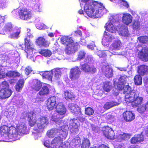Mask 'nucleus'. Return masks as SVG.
Returning <instances> with one entry per match:
<instances>
[{
  "label": "nucleus",
  "mask_w": 148,
  "mask_h": 148,
  "mask_svg": "<svg viewBox=\"0 0 148 148\" xmlns=\"http://www.w3.org/2000/svg\"><path fill=\"white\" fill-rule=\"evenodd\" d=\"M13 25L11 22H8L5 24L3 29L0 27V34H8L12 30Z\"/></svg>",
  "instance_id": "13"
},
{
  "label": "nucleus",
  "mask_w": 148,
  "mask_h": 148,
  "mask_svg": "<svg viewBox=\"0 0 148 148\" xmlns=\"http://www.w3.org/2000/svg\"><path fill=\"white\" fill-rule=\"evenodd\" d=\"M54 77L56 78H59L61 76V73L60 70L56 68L54 71Z\"/></svg>",
  "instance_id": "51"
},
{
  "label": "nucleus",
  "mask_w": 148,
  "mask_h": 148,
  "mask_svg": "<svg viewBox=\"0 0 148 148\" xmlns=\"http://www.w3.org/2000/svg\"><path fill=\"white\" fill-rule=\"evenodd\" d=\"M92 60V58L90 56H87L84 60L85 63H87L89 64Z\"/></svg>",
  "instance_id": "58"
},
{
  "label": "nucleus",
  "mask_w": 148,
  "mask_h": 148,
  "mask_svg": "<svg viewBox=\"0 0 148 148\" xmlns=\"http://www.w3.org/2000/svg\"><path fill=\"white\" fill-rule=\"evenodd\" d=\"M42 87V83L40 81L36 80L34 83L32 89L35 91H39Z\"/></svg>",
  "instance_id": "31"
},
{
  "label": "nucleus",
  "mask_w": 148,
  "mask_h": 148,
  "mask_svg": "<svg viewBox=\"0 0 148 148\" xmlns=\"http://www.w3.org/2000/svg\"><path fill=\"white\" fill-rule=\"evenodd\" d=\"M81 139L79 138H77L76 139H75V145H81Z\"/></svg>",
  "instance_id": "62"
},
{
  "label": "nucleus",
  "mask_w": 148,
  "mask_h": 148,
  "mask_svg": "<svg viewBox=\"0 0 148 148\" xmlns=\"http://www.w3.org/2000/svg\"><path fill=\"white\" fill-rule=\"evenodd\" d=\"M103 130V135L108 139H113L114 136V132L108 126H105Z\"/></svg>",
  "instance_id": "15"
},
{
  "label": "nucleus",
  "mask_w": 148,
  "mask_h": 148,
  "mask_svg": "<svg viewBox=\"0 0 148 148\" xmlns=\"http://www.w3.org/2000/svg\"><path fill=\"white\" fill-rule=\"evenodd\" d=\"M103 88L105 91L108 92L110 91L112 86L110 82H105L103 84Z\"/></svg>",
  "instance_id": "37"
},
{
  "label": "nucleus",
  "mask_w": 148,
  "mask_h": 148,
  "mask_svg": "<svg viewBox=\"0 0 148 148\" xmlns=\"http://www.w3.org/2000/svg\"><path fill=\"white\" fill-rule=\"evenodd\" d=\"M90 145L89 140L86 138L84 137L81 144V148H89Z\"/></svg>",
  "instance_id": "33"
},
{
  "label": "nucleus",
  "mask_w": 148,
  "mask_h": 148,
  "mask_svg": "<svg viewBox=\"0 0 148 148\" xmlns=\"http://www.w3.org/2000/svg\"><path fill=\"white\" fill-rule=\"evenodd\" d=\"M44 145L48 147L51 148V144H50L49 141L48 140H46L44 142Z\"/></svg>",
  "instance_id": "63"
},
{
  "label": "nucleus",
  "mask_w": 148,
  "mask_h": 148,
  "mask_svg": "<svg viewBox=\"0 0 148 148\" xmlns=\"http://www.w3.org/2000/svg\"><path fill=\"white\" fill-rule=\"evenodd\" d=\"M2 88L0 90V98L4 99L10 97L12 92L9 88V85L6 81H4L1 83Z\"/></svg>",
  "instance_id": "4"
},
{
  "label": "nucleus",
  "mask_w": 148,
  "mask_h": 148,
  "mask_svg": "<svg viewBox=\"0 0 148 148\" xmlns=\"http://www.w3.org/2000/svg\"><path fill=\"white\" fill-rule=\"evenodd\" d=\"M104 38L108 42H111L114 38L108 32L105 31L103 34Z\"/></svg>",
  "instance_id": "35"
},
{
  "label": "nucleus",
  "mask_w": 148,
  "mask_h": 148,
  "mask_svg": "<svg viewBox=\"0 0 148 148\" xmlns=\"http://www.w3.org/2000/svg\"><path fill=\"white\" fill-rule=\"evenodd\" d=\"M130 135L128 134L123 133L122 134H120L119 136V139L121 140H126L129 139Z\"/></svg>",
  "instance_id": "44"
},
{
  "label": "nucleus",
  "mask_w": 148,
  "mask_h": 148,
  "mask_svg": "<svg viewBox=\"0 0 148 148\" xmlns=\"http://www.w3.org/2000/svg\"><path fill=\"white\" fill-rule=\"evenodd\" d=\"M124 120L127 122H130L135 118V115L132 111H126L123 114Z\"/></svg>",
  "instance_id": "16"
},
{
  "label": "nucleus",
  "mask_w": 148,
  "mask_h": 148,
  "mask_svg": "<svg viewBox=\"0 0 148 148\" xmlns=\"http://www.w3.org/2000/svg\"><path fill=\"white\" fill-rule=\"evenodd\" d=\"M70 110L72 112L75 114H78L81 116L83 115L80 111V109L79 107H77L76 108L74 106H73L70 108Z\"/></svg>",
  "instance_id": "41"
},
{
  "label": "nucleus",
  "mask_w": 148,
  "mask_h": 148,
  "mask_svg": "<svg viewBox=\"0 0 148 148\" xmlns=\"http://www.w3.org/2000/svg\"><path fill=\"white\" fill-rule=\"evenodd\" d=\"M101 72L103 75L108 78H111L113 76L112 69L108 66H103L101 68Z\"/></svg>",
  "instance_id": "9"
},
{
  "label": "nucleus",
  "mask_w": 148,
  "mask_h": 148,
  "mask_svg": "<svg viewBox=\"0 0 148 148\" xmlns=\"http://www.w3.org/2000/svg\"><path fill=\"white\" fill-rule=\"evenodd\" d=\"M20 33L21 30L19 29L14 30L9 37L12 39H17L19 37V35Z\"/></svg>",
  "instance_id": "34"
},
{
  "label": "nucleus",
  "mask_w": 148,
  "mask_h": 148,
  "mask_svg": "<svg viewBox=\"0 0 148 148\" xmlns=\"http://www.w3.org/2000/svg\"><path fill=\"white\" fill-rule=\"evenodd\" d=\"M143 136L141 134H136L130 140L131 143L132 144L140 143L144 140Z\"/></svg>",
  "instance_id": "17"
},
{
  "label": "nucleus",
  "mask_w": 148,
  "mask_h": 148,
  "mask_svg": "<svg viewBox=\"0 0 148 148\" xmlns=\"http://www.w3.org/2000/svg\"><path fill=\"white\" fill-rule=\"evenodd\" d=\"M124 84L122 83L121 84H117V88L119 90H123L124 87Z\"/></svg>",
  "instance_id": "64"
},
{
  "label": "nucleus",
  "mask_w": 148,
  "mask_h": 148,
  "mask_svg": "<svg viewBox=\"0 0 148 148\" xmlns=\"http://www.w3.org/2000/svg\"><path fill=\"white\" fill-rule=\"evenodd\" d=\"M133 91V90H132L131 87L128 85H126L124 86L123 89V93L125 94V95L128 94L131 92Z\"/></svg>",
  "instance_id": "42"
},
{
  "label": "nucleus",
  "mask_w": 148,
  "mask_h": 148,
  "mask_svg": "<svg viewBox=\"0 0 148 148\" xmlns=\"http://www.w3.org/2000/svg\"><path fill=\"white\" fill-rule=\"evenodd\" d=\"M42 73L43 78L47 79L49 80H52L53 74L51 72L46 71Z\"/></svg>",
  "instance_id": "36"
},
{
  "label": "nucleus",
  "mask_w": 148,
  "mask_h": 148,
  "mask_svg": "<svg viewBox=\"0 0 148 148\" xmlns=\"http://www.w3.org/2000/svg\"><path fill=\"white\" fill-rule=\"evenodd\" d=\"M25 48L26 47H30V45L29 43V39H28V37L27 36L26 38H25Z\"/></svg>",
  "instance_id": "57"
},
{
  "label": "nucleus",
  "mask_w": 148,
  "mask_h": 148,
  "mask_svg": "<svg viewBox=\"0 0 148 148\" xmlns=\"http://www.w3.org/2000/svg\"><path fill=\"white\" fill-rule=\"evenodd\" d=\"M39 53L45 57H49L52 55L51 51L47 49H41L39 50Z\"/></svg>",
  "instance_id": "32"
},
{
  "label": "nucleus",
  "mask_w": 148,
  "mask_h": 148,
  "mask_svg": "<svg viewBox=\"0 0 148 148\" xmlns=\"http://www.w3.org/2000/svg\"><path fill=\"white\" fill-rule=\"evenodd\" d=\"M60 133L59 136H60L63 139H65L66 137L67 134V131H64L61 129L60 130Z\"/></svg>",
  "instance_id": "52"
},
{
  "label": "nucleus",
  "mask_w": 148,
  "mask_h": 148,
  "mask_svg": "<svg viewBox=\"0 0 148 148\" xmlns=\"http://www.w3.org/2000/svg\"><path fill=\"white\" fill-rule=\"evenodd\" d=\"M118 104L116 102L111 101L106 102L103 106L104 108L106 109H108L112 107L118 105Z\"/></svg>",
  "instance_id": "39"
},
{
  "label": "nucleus",
  "mask_w": 148,
  "mask_h": 148,
  "mask_svg": "<svg viewBox=\"0 0 148 148\" xmlns=\"http://www.w3.org/2000/svg\"><path fill=\"white\" fill-rule=\"evenodd\" d=\"M132 26L133 29H137L140 26V22L138 21H134L132 23Z\"/></svg>",
  "instance_id": "48"
},
{
  "label": "nucleus",
  "mask_w": 148,
  "mask_h": 148,
  "mask_svg": "<svg viewBox=\"0 0 148 148\" xmlns=\"http://www.w3.org/2000/svg\"><path fill=\"white\" fill-rule=\"evenodd\" d=\"M85 54L86 53L84 51H80L78 55V59L79 60H81L83 59L84 58Z\"/></svg>",
  "instance_id": "53"
},
{
  "label": "nucleus",
  "mask_w": 148,
  "mask_h": 148,
  "mask_svg": "<svg viewBox=\"0 0 148 148\" xmlns=\"http://www.w3.org/2000/svg\"><path fill=\"white\" fill-rule=\"evenodd\" d=\"M97 71L96 68L93 65H90L87 73L94 74Z\"/></svg>",
  "instance_id": "49"
},
{
  "label": "nucleus",
  "mask_w": 148,
  "mask_h": 148,
  "mask_svg": "<svg viewBox=\"0 0 148 148\" xmlns=\"http://www.w3.org/2000/svg\"><path fill=\"white\" fill-rule=\"evenodd\" d=\"M43 130L35 125L32 132V136L35 139H37L39 137V134L42 132Z\"/></svg>",
  "instance_id": "24"
},
{
  "label": "nucleus",
  "mask_w": 148,
  "mask_h": 148,
  "mask_svg": "<svg viewBox=\"0 0 148 148\" xmlns=\"http://www.w3.org/2000/svg\"><path fill=\"white\" fill-rule=\"evenodd\" d=\"M14 71H8L7 73H6L5 74V75L6 76L10 77H13L14 76Z\"/></svg>",
  "instance_id": "59"
},
{
  "label": "nucleus",
  "mask_w": 148,
  "mask_h": 148,
  "mask_svg": "<svg viewBox=\"0 0 148 148\" xmlns=\"http://www.w3.org/2000/svg\"><path fill=\"white\" fill-rule=\"evenodd\" d=\"M63 96L64 98L66 100H73L75 98V96L73 93L71 91L66 90L64 92Z\"/></svg>",
  "instance_id": "26"
},
{
  "label": "nucleus",
  "mask_w": 148,
  "mask_h": 148,
  "mask_svg": "<svg viewBox=\"0 0 148 148\" xmlns=\"http://www.w3.org/2000/svg\"><path fill=\"white\" fill-rule=\"evenodd\" d=\"M122 21L123 23L126 25H128L132 21V17L128 13H124L122 17Z\"/></svg>",
  "instance_id": "22"
},
{
  "label": "nucleus",
  "mask_w": 148,
  "mask_h": 148,
  "mask_svg": "<svg viewBox=\"0 0 148 148\" xmlns=\"http://www.w3.org/2000/svg\"><path fill=\"white\" fill-rule=\"evenodd\" d=\"M33 48L29 47L25 48V51L27 54V57L28 58L29 56H30V57L32 56L33 55Z\"/></svg>",
  "instance_id": "45"
},
{
  "label": "nucleus",
  "mask_w": 148,
  "mask_h": 148,
  "mask_svg": "<svg viewBox=\"0 0 148 148\" xmlns=\"http://www.w3.org/2000/svg\"><path fill=\"white\" fill-rule=\"evenodd\" d=\"M145 104L138 107L137 108V110L138 112L140 113H142L145 112L147 109Z\"/></svg>",
  "instance_id": "50"
},
{
  "label": "nucleus",
  "mask_w": 148,
  "mask_h": 148,
  "mask_svg": "<svg viewBox=\"0 0 148 148\" xmlns=\"http://www.w3.org/2000/svg\"><path fill=\"white\" fill-rule=\"evenodd\" d=\"M105 28L106 30L111 33H113L117 29L111 22L106 23Z\"/></svg>",
  "instance_id": "28"
},
{
  "label": "nucleus",
  "mask_w": 148,
  "mask_h": 148,
  "mask_svg": "<svg viewBox=\"0 0 148 148\" xmlns=\"http://www.w3.org/2000/svg\"><path fill=\"white\" fill-rule=\"evenodd\" d=\"M13 15L16 16L18 15L20 19L25 21L30 20L32 17L31 10L25 7L21 8L18 10H13L12 12Z\"/></svg>",
  "instance_id": "3"
},
{
  "label": "nucleus",
  "mask_w": 148,
  "mask_h": 148,
  "mask_svg": "<svg viewBox=\"0 0 148 148\" xmlns=\"http://www.w3.org/2000/svg\"><path fill=\"white\" fill-rule=\"evenodd\" d=\"M118 3H121L127 8H128L129 7V5L127 2L125 0H120L119 2H118Z\"/></svg>",
  "instance_id": "54"
},
{
  "label": "nucleus",
  "mask_w": 148,
  "mask_h": 148,
  "mask_svg": "<svg viewBox=\"0 0 148 148\" xmlns=\"http://www.w3.org/2000/svg\"><path fill=\"white\" fill-rule=\"evenodd\" d=\"M148 66L145 65H140L138 67L137 72L141 76H143L148 73Z\"/></svg>",
  "instance_id": "21"
},
{
  "label": "nucleus",
  "mask_w": 148,
  "mask_h": 148,
  "mask_svg": "<svg viewBox=\"0 0 148 148\" xmlns=\"http://www.w3.org/2000/svg\"><path fill=\"white\" fill-rule=\"evenodd\" d=\"M63 139L60 136L55 137L51 142V148H56V146L62 143Z\"/></svg>",
  "instance_id": "20"
},
{
  "label": "nucleus",
  "mask_w": 148,
  "mask_h": 148,
  "mask_svg": "<svg viewBox=\"0 0 148 148\" xmlns=\"http://www.w3.org/2000/svg\"><path fill=\"white\" fill-rule=\"evenodd\" d=\"M58 132V130L56 129H51L47 131V134L48 137L53 138L54 137Z\"/></svg>",
  "instance_id": "40"
},
{
  "label": "nucleus",
  "mask_w": 148,
  "mask_h": 148,
  "mask_svg": "<svg viewBox=\"0 0 148 148\" xmlns=\"http://www.w3.org/2000/svg\"><path fill=\"white\" fill-rule=\"evenodd\" d=\"M90 65L87 63H84V64L80 65V69L82 71L87 73Z\"/></svg>",
  "instance_id": "43"
},
{
  "label": "nucleus",
  "mask_w": 148,
  "mask_h": 148,
  "mask_svg": "<svg viewBox=\"0 0 148 148\" xmlns=\"http://www.w3.org/2000/svg\"><path fill=\"white\" fill-rule=\"evenodd\" d=\"M56 97L55 96H51L48 98L47 101V107L49 110H53L56 106Z\"/></svg>",
  "instance_id": "10"
},
{
  "label": "nucleus",
  "mask_w": 148,
  "mask_h": 148,
  "mask_svg": "<svg viewBox=\"0 0 148 148\" xmlns=\"http://www.w3.org/2000/svg\"><path fill=\"white\" fill-rule=\"evenodd\" d=\"M27 125L25 124H21L16 126V129L17 134L18 135L25 134L29 133L27 130Z\"/></svg>",
  "instance_id": "14"
},
{
  "label": "nucleus",
  "mask_w": 148,
  "mask_h": 148,
  "mask_svg": "<svg viewBox=\"0 0 148 148\" xmlns=\"http://www.w3.org/2000/svg\"><path fill=\"white\" fill-rule=\"evenodd\" d=\"M81 71L78 66L71 68L69 74V77L72 81L77 80L79 77Z\"/></svg>",
  "instance_id": "5"
},
{
  "label": "nucleus",
  "mask_w": 148,
  "mask_h": 148,
  "mask_svg": "<svg viewBox=\"0 0 148 148\" xmlns=\"http://www.w3.org/2000/svg\"><path fill=\"white\" fill-rule=\"evenodd\" d=\"M49 89L46 84L42 87L38 94L40 96H43L47 95L49 93Z\"/></svg>",
  "instance_id": "25"
},
{
  "label": "nucleus",
  "mask_w": 148,
  "mask_h": 148,
  "mask_svg": "<svg viewBox=\"0 0 148 148\" xmlns=\"http://www.w3.org/2000/svg\"><path fill=\"white\" fill-rule=\"evenodd\" d=\"M82 2L85 3L84 9L87 15L93 18H97L102 14L105 7L102 3L93 0H81Z\"/></svg>",
  "instance_id": "1"
},
{
  "label": "nucleus",
  "mask_w": 148,
  "mask_h": 148,
  "mask_svg": "<svg viewBox=\"0 0 148 148\" xmlns=\"http://www.w3.org/2000/svg\"><path fill=\"white\" fill-rule=\"evenodd\" d=\"M143 98L139 96V95L136 97L134 101L132 103V105L133 107H137L138 105H140L142 102Z\"/></svg>",
  "instance_id": "27"
},
{
  "label": "nucleus",
  "mask_w": 148,
  "mask_h": 148,
  "mask_svg": "<svg viewBox=\"0 0 148 148\" xmlns=\"http://www.w3.org/2000/svg\"><path fill=\"white\" fill-rule=\"evenodd\" d=\"M61 42L66 47V53L68 54H72L73 51L77 48L78 43L74 42L71 38L68 36H64L61 38Z\"/></svg>",
  "instance_id": "2"
},
{
  "label": "nucleus",
  "mask_w": 148,
  "mask_h": 148,
  "mask_svg": "<svg viewBox=\"0 0 148 148\" xmlns=\"http://www.w3.org/2000/svg\"><path fill=\"white\" fill-rule=\"evenodd\" d=\"M56 112L61 115H63L65 114L66 109L65 106L62 103H59L57 104L55 108Z\"/></svg>",
  "instance_id": "19"
},
{
  "label": "nucleus",
  "mask_w": 148,
  "mask_h": 148,
  "mask_svg": "<svg viewBox=\"0 0 148 148\" xmlns=\"http://www.w3.org/2000/svg\"><path fill=\"white\" fill-rule=\"evenodd\" d=\"M72 123L70 124V131L74 134H77L79 132L80 124L76 118L71 119Z\"/></svg>",
  "instance_id": "6"
},
{
  "label": "nucleus",
  "mask_w": 148,
  "mask_h": 148,
  "mask_svg": "<svg viewBox=\"0 0 148 148\" xmlns=\"http://www.w3.org/2000/svg\"><path fill=\"white\" fill-rule=\"evenodd\" d=\"M48 119L47 117L41 116L38 118L36 126L43 130L45 126L48 124Z\"/></svg>",
  "instance_id": "8"
},
{
  "label": "nucleus",
  "mask_w": 148,
  "mask_h": 148,
  "mask_svg": "<svg viewBox=\"0 0 148 148\" xmlns=\"http://www.w3.org/2000/svg\"><path fill=\"white\" fill-rule=\"evenodd\" d=\"M36 45L40 47H47L49 46L50 43L42 37H38L36 40Z\"/></svg>",
  "instance_id": "11"
},
{
  "label": "nucleus",
  "mask_w": 148,
  "mask_h": 148,
  "mask_svg": "<svg viewBox=\"0 0 148 148\" xmlns=\"http://www.w3.org/2000/svg\"><path fill=\"white\" fill-rule=\"evenodd\" d=\"M27 116L28 119V124L31 127L34 126L36 123V121L33 119V114L31 112H28L27 113Z\"/></svg>",
  "instance_id": "30"
},
{
  "label": "nucleus",
  "mask_w": 148,
  "mask_h": 148,
  "mask_svg": "<svg viewBox=\"0 0 148 148\" xmlns=\"http://www.w3.org/2000/svg\"><path fill=\"white\" fill-rule=\"evenodd\" d=\"M121 34L122 36H127L128 35V30L126 29H124L121 31Z\"/></svg>",
  "instance_id": "61"
},
{
  "label": "nucleus",
  "mask_w": 148,
  "mask_h": 148,
  "mask_svg": "<svg viewBox=\"0 0 148 148\" xmlns=\"http://www.w3.org/2000/svg\"><path fill=\"white\" fill-rule=\"evenodd\" d=\"M138 94L136 91L131 92L128 94L125 95V101L128 103H132Z\"/></svg>",
  "instance_id": "18"
},
{
  "label": "nucleus",
  "mask_w": 148,
  "mask_h": 148,
  "mask_svg": "<svg viewBox=\"0 0 148 148\" xmlns=\"http://www.w3.org/2000/svg\"><path fill=\"white\" fill-rule=\"evenodd\" d=\"M139 42L142 43H145L148 41V37L146 36H141L138 38Z\"/></svg>",
  "instance_id": "46"
},
{
  "label": "nucleus",
  "mask_w": 148,
  "mask_h": 148,
  "mask_svg": "<svg viewBox=\"0 0 148 148\" xmlns=\"http://www.w3.org/2000/svg\"><path fill=\"white\" fill-rule=\"evenodd\" d=\"M121 45L122 43L120 40L115 41L110 45L109 47V50L110 51L119 50L120 49Z\"/></svg>",
  "instance_id": "23"
},
{
  "label": "nucleus",
  "mask_w": 148,
  "mask_h": 148,
  "mask_svg": "<svg viewBox=\"0 0 148 148\" xmlns=\"http://www.w3.org/2000/svg\"><path fill=\"white\" fill-rule=\"evenodd\" d=\"M25 74L27 75H28L33 71L32 68L29 66L26 67L25 70Z\"/></svg>",
  "instance_id": "55"
},
{
  "label": "nucleus",
  "mask_w": 148,
  "mask_h": 148,
  "mask_svg": "<svg viewBox=\"0 0 148 148\" xmlns=\"http://www.w3.org/2000/svg\"><path fill=\"white\" fill-rule=\"evenodd\" d=\"M140 75H135L134 78V81L135 84L136 85H140L142 84V78Z\"/></svg>",
  "instance_id": "38"
},
{
  "label": "nucleus",
  "mask_w": 148,
  "mask_h": 148,
  "mask_svg": "<svg viewBox=\"0 0 148 148\" xmlns=\"http://www.w3.org/2000/svg\"><path fill=\"white\" fill-rule=\"evenodd\" d=\"M119 80L121 83L125 84L126 82V77L125 76H121L119 78Z\"/></svg>",
  "instance_id": "56"
},
{
  "label": "nucleus",
  "mask_w": 148,
  "mask_h": 148,
  "mask_svg": "<svg viewBox=\"0 0 148 148\" xmlns=\"http://www.w3.org/2000/svg\"><path fill=\"white\" fill-rule=\"evenodd\" d=\"M94 111L90 107H88L85 108V114L88 116H91L94 114Z\"/></svg>",
  "instance_id": "47"
},
{
  "label": "nucleus",
  "mask_w": 148,
  "mask_h": 148,
  "mask_svg": "<svg viewBox=\"0 0 148 148\" xmlns=\"http://www.w3.org/2000/svg\"><path fill=\"white\" fill-rule=\"evenodd\" d=\"M69 144L68 143L62 144L59 146V148H69Z\"/></svg>",
  "instance_id": "60"
},
{
  "label": "nucleus",
  "mask_w": 148,
  "mask_h": 148,
  "mask_svg": "<svg viewBox=\"0 0 148 148\" xmlns=\"http://www.w3.org/2000/svg\"><path fill=\"white\" fill-rule=\"evenodd\" d=\"M138 58L142 61H148V48L146 47H142L138 53Z\"/></svg>",
  "instance_id": "7"
},
{
  "label": "nucleus",
  "mask_w": 148,
  "mask_h": 148,
  "mask_svg": "<svg viewBox=\"0 0 148 148\" xmlns=\"http://www.w3.org/2000/svg\"><path fill=\"white\" fill-rule=\"evenodd\" d=\"M13 130L15 131V128L13 127L11 128V127L5 125L1 126L0 127V131L1 134L3 135L4 134H7L8 135L10 133L12 135L16 134L15 132H13Z\"/></svg>",
  "instance_id": "12"
},
{
  "label": "nucleus",
  "mask_w": 148,
  "mask_h": 148,
  "mask_svg": "<svg viewBox=\"0 0 148 148\" xmlns=\"http://www.w3.org/2000/svg\"><path fill=\"white\" fill-rule=\"evenodd\" d=\"M25 83V80L24 79H20L16 83L15 86V88L16 91L20 92L23 86Z\"/></svg>",
  "instance_id": "29"
}]
</instances>
